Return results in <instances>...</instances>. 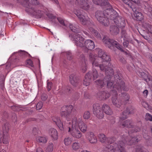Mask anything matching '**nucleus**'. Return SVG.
I'll list each match as a JSON object with an SVG mask.
<instances>
[{
  "label": "nucleus",
  "instance_id": "nucleus-41",
  "mask_svg": "<svg viewBox=\"0 0 152 152\" xmlns=\"http://www.w3.org/2000/svg\"><path fill=\"white\" fill-rule=\"evenodd\" d=\"M95 82L97 85L100 88H102L105 85V82L100 79H99L96 81Z\"/></svg>",
  "mask_w": 152,
  "mask_h": 152
},
{
  "label": "nucleus",
  "instance_id": "nucleus-3",
  "mask_svg": "<svg viewBox=\"0 0 152 152\" xmlns=\"http://www.w3.org/2000/svg\"><path fill=\"white\" fill-rule=\"evenodd\" d=\"M98 55L99 57H98L96 55H94L92 53H90L89 55L90 59L92 61V62L97 59L98 60H100V59H102L106 61L110 60L109 56L108 55L107 53H104L102 50H99Z\"/></svg>",
  "mask_w": 152,
  "mask_h": 152
},
{
  "label": "nucleus",
  "instance_id": "nucleus-38",
  "mask_svg": "<svg viewBox=\"0 0 152 152\" xmlns=\"http://www.w3.org/2000/svg\"><path fill=\"white\" fill-rule=\"evenodd\" d=\"M80 21L81 22V23L84 25H87L88 24L90 21L87 18H86L83 15V16L79 18Z\"/></svg>",
  "mask_w": 152,
  "mask_h": 152
},
{
  "label": "nucleus",
  "instance_id": "nucleus-8",
  "mask_svg": "<svg viewBox=\"0 0 152 152\" xmlns=\"http://www.w3.org/2000/svg\"><path fill=\"white\" fill-rule=\"evenodd\" d=\"M106 7L107 8L104 10L105 15H107V17H108V18L113 20L114 22L115 18H116L119 16L118 13L112 9V6L110 4H108Z\"/></svg>",
  "mask_w": 152,
  "mask_h": 152
},
{
  "label": "nucleus",
  "instance_id": "nucleus-27",
  "mask_svg": "<svg viewBox=\"0 0 152 152\" xmlns=\"http://www.w3.org/2000/svg\"><path fill=\"white\" fill-rule=\"evenodd\" d=\"M133 126L132 121L129 120H126L120 125V127L122 128L125 127L133 128Z\"/></svg>",
  "mask_w": 152,
  "mask_h": 152
},
{
  "label": "nucleus",
  "instance_id": "nucleus-35",
  "mask_svg": "<svg viewBox=\"0 0 152 152\" xmlns=\"http://www.w3.org/2000/svg\"><path fill=\"white\" fill-rule=\"evenodd\" d=\"M134 15L135 17V19L137 21H141L143 20L144 16L140 12L137 13H134Z\"/></svg>",
  "mask_w": 152,
  "mask_h": 152
},
{
  "label": "nucleus",
  "instance_id": "nucleus-47",
  "mask_svg": "<svg viewBox=\"0 0 152 152\" xmlns=\"http://www.w3.org/2000/svg\"><path fill=\"white\" fill-rule=\"evenodd\" d=\"M72 147L74 150H77L80 148L79 143L77 142H75L72 144Z\"/></svg>",
  "mask_w": 152,
  "mask_h": 152
},
{
  "label": "nucleus",
  "instance_id": "nucleus-13",
  "mask_svg": "<svg viewBox=\"0 0 152 152\" xmlns=\"http://www.w3.org/2000/svg\"><path fill=\"white\" fill-rule=\"evenodd\" d=\"M113 92L114 96L112 98V103L115 107L119 108L121 105L123 104V103L121 102V98L117 99V96L118 93L117 91L115 90H113Z\"/></svg>",
  "mask_w": 152,
  "mask_h": 152
},
{
  "label": "nucleus",
  "instance_id": "nucleus-50",
  "mask_svg": "<svg viewBox=\"0 0 152 152\" xmlns=\"http://www.w3.org/2000/svg\"><path fill=\"white\" fill-rule=\"evenodd\" d=\"M1 78L0 79V86L2 89H4L5 78L3 75L1 76Z\"/></svg>",
  "mask_w": 152,
  "mask_h": 152
},
{
  "label": "nucleus",
  "instance_id": "nucleus-30",
  "mask_svg": "<svg viewBox=\"0 0 152 152\" xmlns=\"http://www.w3.org/2000/svg\"><path fill=\"white\" fill-rule=\"evenodd\" d=\"M120 98L123 104L125 105L129 101V96L126 93H124L122 94Z\"/></svg>",
  "mask_w": 152,
  "mask_h": 152
},
{
  "label": "nucleus",
  "instance_id": "nucleus-12",
  "mask_svg": "<svg viewBox=\"0 0 152 152\" xmlns=\"http://www.w3.org/2000/svg\"><path fill=\"white\" fill-rule=\"evenodd\" d=\"M68 132H70L72 136L76 138H80L82 136V133L80 132L77 127L73 126L72 127V128H71L70 127H69Z\"/></svg>",
  "mask_w": 152,
  "mask_h": 152
},
{
  "label": "nucleus",
  "instance_id": "nucleus-25",
  "mask_svg": "<svg viewBox=\"0 0 152 152\" xmlns=\"http://www.w3.org/2000/svg\"><path fill=\"white\" fill-rule=\"evenodd\" d=\"M102 108L106 114L108 115H111L113 114V111L109 106L107 104H104L102 106Z\"/></svg>",
  "mask_w": 152,
  "mask_h": 152
},
{
  "label": "nucleus",
  "instance_id": "nucleus-48",
  "mask_svg": "<svg viewBox=\"0 0 152 152\" xmlns=\"http://www.w3.org/2000/svg\"><path fill=\"white\" fill-rule=\"evenodd\" d=\"M72 142V139L69 137L65 138L64 140V144L66 145H69L71 144Z\"/></svg>",
  "mask_w": 152,
  "mask_h": 152
},
{
  "label": "nucleus",
  "instance_id": "nucleus-58",
  "mask_svg": "<svg viewBox=\"0 0 152 152\" xmlns=\"http://www.w3.org/2000/svg\"><path fill=\"white\" fill-rule=\"evenodd\" d=\"M57 20L59 23L62 26H66V25L64 23V20L61 18L58 17L57 18Z\"/></svg>",
  "mask_w": 152,
  "mask_h": 152
},
{
  "label": "nucleus",
  "instance_id": "nucleus-43",
  "mask_svg": "<svg viewBox=\"0 0 152 152\" xmlns=\"http://www.w3.org/2000/svg\"><path fill=\"white\" fill-rule=\"evenodd\" d=\"M147 83L149 86H151L152 88V77L150 76H147V78L146 79H144Z\"/></svg>",
  "mask_w": 152,
  "mask_h": 152
},
{
  "label": "nucleus",
  "instance_id": "nucleus-45",
  "mask_svg": "<svg viewBox=\"0 0 152 152\" xmlns=\"http://www.w3.org/2000/svg\"><path fill=\"white\" fill-rule=\"evenodd\" d=\"M53 144L52 142L49 143L46 149V152H52L53 150Z\"/></svg>",
  "mask_w": 152,
  "mask_h": 152
},
{
  "label": "nucleus",
  "instance_id": "nucleus-60",
  "mask_svg": "<svg viewBox=\"0 0 152 152\" xmlns=\"http://www.w3.org/2000/svg\"><path fill=\"white\" fill-rule=\"evenodd\" d=\"M145 119L147 120H148L151 121H152V116L150 114L148 113H146L145 116Z\"/></svg>",
  "mask_w": 152,
  "mask_h": 152
},
{
  "label": "nucleus",
  "instance_id": "nucleus-46",
  "mask_svg": "<svg viewBox=\"0 0 152 152\" xmlns=\"http://www.w3.org/2000/svg\"><path fill=\"white\" fill-rule=\"evenodd\" d=\"M116 140V138L114 137H107V140L106 143L111 144L114 142Z\"/></svg>",
  "mask_w": 152,
  "mask_h": 152
},
{
  "label": "nucleus",
  "instance_id": "nucleus-17",
  "mask_svg": "<svg viewBox=\"0 0 152 152\" xmlns=\"http://www.w3.org/2000/svg\"><path fill=\"white\" fill-rule=\"evenodd\" d=\"M69 80L71 84L75 87L77 86L79 83L78 78L74 73L70 75L69 77Z\"/></svg>",
  "mask_w": 152,
  "mask_h": 152
},
{
  "label": "nucleus",
  "instance_id": "nucleus-26",
  "mask_svg": "<svg viewBox=\"0 0 152 152\" xmlns=\"http://www.w3.org/2000/svg\"><path fill=\"white\" fill-rule=\"evenodd\" d=\"M9 137L7 133H3L0 131V140H2L3 143L7 144L8 143Z\"/></svg>",
  "mask_w": 152,
  "mask_h": 152
},
{
  "label": "nucleus",
  "instance_id": "nucleus-33",
  "mask_svg": "<svg viewBox=\"0 0 152 152\" xmlns=\"http://www.w3.org/2000/svg\"><path fill=\"white\" fill-rule=\"evenodd\" d=\"M17 2L25 6L26 7L28 8H30L31 4L29 3L28 0H17Z\"/></svg>",
  "mask_w": 152,
  "mask_h": 152
},
{
  "label": "nucleus",
  "instance_id": "nucleus-32",
  "mask_svg": "<svg viewBox=\"0 0 152 152\" xmlns=\"http://www.w3.org/2000/svg\"><path fill=\"white\" fill-rule=\"evenodd\" d=\"M36 140L39 143H45L47 141V139L45 137L38 136L36 137Z\"/></svg>",
  "mask_w": 152,
  "mask_h": 152
},
{
  "label": "nucleus",
  "instance_id": "nucleus-10",
  "mask_svg": "<svg viewBox=\"0 0 152 152\" xmlns=\"http://www.w3.org/2000/svg\"><path fill=\"white\" fill-rule=\"evenodd\" d=\"M70 2L72 4L74 0H70ZM75 4L77 6H79L82 9L85 10H88L90 8V2L88 0H75L74 1Z\"/></svg>",
  "mask_w": 152,
  "mask_h": 152
},
{
  "label": "nucleus",
  "instance_id": "nucleus-9",
  "mask_svg": "<svg viewBox=\"0 0 152 152\" xmlns=\"http://www.w3.org/2000/svg\"><path fill=\"white\" fill-rule=\"evenodd\" d=\"M69 37L73 39V40L77 46L82 48L84 46V39L80 35L74 34L70 35Z\"/></svg>",
  "mask_w": 152,
  "mask_h": 152
},
{
  "label": "nucleus",
  "instance_id": "nucleus-42",
  "mask_svg": "<svg viewBox=\"0 0 152 152\" xmlns=\"http://www.w3.org/2000/svg\"><path fill=\"white\" fill-rule=\"evenodd\" d=\"M107 75L106 76L104 79L103 81L105 82V84L106 83H107L109 81L111 80V75H113V74H106Z\"/></svg>",
  "mask_w": 152,
  "mask_h": 152
},
{
  "label": "nucleus",
  "instance_id": "nucleus-14",
  "mask_svg": "<svg viewBox=\"0 0 152 152\" xmlns=\"http://www.w3.org/2000/svg\"><path fill=\"white\" fill-rule=\"evenodd\" d=\"M80 64L81 66V68L82 72L84 73L87 70L86 65L87 59L86 58L85 56L83 54H82L80 57Z\"/></svg>",
  "mask_w": 152,
  "mask_h": 152
},
{
  "label": "nucleus",
  "instance_id": "nucleus-39",
  "mask_svg": "<svg viewBox=\"0 0 152 152\" xmlns=\"http://www.w3.org/2000/svg\"><path fill=\"white\" fill-rule=\"evenodd\" d=\"M136 152H149V151L143 146H139L136 148Z\"/></svg>",
  "mask_w": 152,
  "mask_h": 152
},
{
  "label": "nucleus",
  "instance_id": "nucleus-16",
  "mask_svg": "<svg viewBox=\"0 0 152 152\" xmlns=\"http://www.w3.org/2000/svg\"><path fill=\"white\" fill-rule=\"evenodd\" d=\"M115 24L120 28H123L125 26V23L124 19L120 16H118L115 18L114 22Z\"/></svg>",
  "mask_w": 152,
  "mask_h": 152
},
{
  "label": "nucleus",
  "instance_id": "nucleus-6",
  "mask_svg": "<svg viewBox=\"0 0 152 152\" xmlns=\"http://www.w3.org/2000/svg\"><path fill=\"white\" fill-rule=\"evenodd\" d=\"M102 61V64L100 65V70L103 72H105L106 74H114V71L112 68V65L111 64L109 63L108 61L105 60Z\"/></svg>",
  "mask_w": 152,
  "mask_h": 152
},
{
  "label": "nucleus",
  "instance_id": "nucleus-28",
  "mask_svg": "<svg viewBox=\"0 0 152 152\" xmlns=\"http://www.w3.org/2000/svg\"><path fill=\"white\" fill-rule=\"evenodd\" d=\"M110 31L113 35H116L119 33V30L117 26L112 25L110 27Z\"/></svg>",
  "mask_w": 152,
  "mask_h": 152
},
{
  "label": "nucleus",
  "instance_id": "nucleus-31",
  "mask_svg": "<svg viewBox=\"0 0 152 152\" xmlns=\"http://www.w3.org/2000/svg\"><path fill=\"white\" fill-rule=\"evenodd\" d=\"M92 76H90L89 74H86L85 76V78L83 81V84L86 86L89 85L92 79Z\"/></svg>",
  "mask_w": 152,
  "mask_h": 152
},
{
  "label": "nucleus",
  "instance_id": "nucleus-49",
  "mask_svg": "<svg viewBox=\"0 0 152 152\" xmlns=\"http://www.w3.org/2000/svg\"><path fill=\"white\" fill-rule=\"evenodd\" d=\"M91 116L90 112L89 111H86L84 113L83 117L85 119H88L90 118Z\"/></svg>",
  "mask_w": 152,
  "mask_h": 152
},
{
  "label": "nucleus",
  "instance_id": "nucleus-5",
  "mask_svg": "<svg viewBox=\"0 0 152 152\" xmlns=\"http://www.w3.org/2000/svg\"><path fill=\"white\" fill-rule=\"evenodd\" d=\"M104 12L100 11H97L96 12L95 17L97 20L104 26H108L109 24V21L107 18L104 16Z\"/></svg>",
  "mask_w": 152,
  "mask_h": 152
},
{
  "label": "nucleus",
  "instance_id": "nucleus-22",
  "mask_svg": "<svg viewBox=\"0 0 152 152\" xmlns=\"http://www.w3.org/2000/svg\"><path fill=\"white\" fill-rule=\"evenodd\" d=\"M87 137L89 142L93 144L96 143L97 141L96 137L94 135L93 133L90 132L88 134Z\"/></svg>",
  "mask_w": 152,
  "mask_h": 152
},
{
  "label": "nucleus",
  "instance_id": "nucleus-61",
  "mask_svg": "<svg viewBox=\"0 0 152 152\" xmlns=\"http://www.w3.org/2000/svg\"><path fill=\"white\" fill-rule=\"evenodd\" d=\"M93 35L99 39H102L100 34L96 31Z\"/></svg>",
  "mask_w": 152,
  "mask_h": 152
},
{
  "label": "nucleus",
  "instance_id": "nucleus-37",
  "mask_svg": "<svg viewBox=\"0 0 152 152\" xmlns=\"http://www.w3.org/2000/svg\"><path fill=\"white\" fill-rule=\"evenodd\" d=\"M115 82L116 83L113 86V88H116L117 86H118L119 83L122 81L119 78V76L118 74H116L114 76Z\"/></svg>",
  "mask_w": 152,
  "mask_h": 152
},
{
  "label": "nucleus",
  "instance_id": "nucleus-54",
  "mask_svg": "<svg viewBox=\"0 0 152 152\" xmlns=\"http://www.w3.org/2000/svg\"><path fill=\"white\" fill-rule=\"evenodd\" d=\"M74 13L79 18L83 16V15H82V13L80 11L75 10L74 11Z\"/></svg>",
  "mask_w": 152,
  "mask_h": 152
},
{
  "label": "nucleus",
  "instance_id": "nucleus-44",
  "mask_svg": "<svg viewBox=\"0 0 152 152\" xmlns=\"http://www.w3.org/2000/svg\"><path fill=\"white\" fill-rule=\"evenodd\" d=\"M69 27L71 30L74 32H79V29L77 27L73 26L72 25L70 24L69 25Z\"/></svg>",
  "mask_w": 152,
  "mask_h": 152
},
{
  "label": "nucleus",
  "instance_id": "nucleus-36",
  "mask_svg": "<svg viewBox=\"0 0 152 152\" xmlns=\"http://www.w3.org/2000/svg\"><path fill=\"white\" fill-rule=\"evenodd\" d=\"M99 137L100 142L103 143H106L107 137H106L104 134H100L99 135Z\"/></svg>",
  "mask_w": 152,
  "mask_h": 152
},
{
  "label": "nucleus",
  "instance_id": "nucleus-56",
  "mask_svg": "<svg viewBox=\"0 0 152 152\" xmlns=\"http://www.w3.org/2000/svg\"><path fill=\"white\" fill-rule=\"evenodd\" d=\"M127 33L125 29H122L121 31V38H125L126 37Z\"/></svg>",
  "mask_w": 152,
  "mask_h": 152
},
{
  "label": "nucleus",
  "instance_id": "nucleus-29",
  "mask_svg": "<svg viewBox=\"0 0 152 152\" xmlns=\"http://www.w3.org/2000/svg\"><path fill=\"white\" fill-rule=\"evenodd\" d=\"M49 134L54 140H56L58 138V132L57 131L53 128L50 129L49 131Z\"/></svg>",
  "mask_w": 152,
  "mask_h": 152
},
{
  "label": "nucleus",
  "instance_id": "nucleus-52",
  "mask_svg": "<svg viewBox=\"0 0 152 152\" xmlns=\"http://www.w3.org/2000/svg\"><path fill=\"white\" fill-rule=\"evenodd\" d=\"M66 53L67 58L68 60H71L73 59V56L72 55L70 51H68L66 52Z\"/></svg>",
  "mask_w": 152,
  "mask_h": 152
},
{
  "label": "nucleus",
  "instance_id": "nucleus-11",
  "mask_svg": "<svg viewBox=\"0 0 152 152\" xmlns=\"http://www.w3.org/2000/svg\"><path fill=\"white\" fill-rule=\"evenodd\" d=\"M102 107L98 103L94 104L93 106V112L94 114L99 119L103 118L104 114L102 109Z\"/></svg>",
  "mask_w": 152,
  "mask_h": 152
},
{
  "label": "nucleus",
  "instance_id": "nucleus-15",
  "mask_svg": "<svg viewBox=\"0 0 152 152\" xmlns=\"http://www.w3.org/2000/svg\"><path fill=\"white\" fill-rule=\"evenodd\" d=\"M121 141H122L124 144L126 143L128 145H131L134 142H138V139L136 137H133L131 138L130 140H129L128 137L123 135L122 136Z\"/></svg>",
  "mask_w": 152,
  "mask_h": 152
},
{
  "label": "nucleus",
  "instance_id": "nucleus-4",
  "mask_svg": "<svg viewBox=\"0 0 152 152\" xmlns=\"http://www.w3.org/2000/svg\"><path fill=\"white\" fill-rule=\"evenodd\" d=\"M72 127L73 126L78 127H79L80 131L83 132H86L87 130V126L84 123L80 118H79L77 120L76 117H74L72 121Z\"/></svg>",
  "mask_w": 152,
  "mask_h": 152
},
{
  "label": "nucleus",
  "instance_id": "nucleus-18",
  "mask_svg": "<svg viewBox=\"0 0 152 152\" xmlns=\"http://www.w3.org/2000/svg\"><path fill=\"white\" fill-rule=\"evenodd\" d=\"M95 48V45L94 42L90 39L86 40L84 43V46L83 48H86L88 49L92 50Z\"/></svg>",
  "mask_w": 152,
  "mask_h": 152
},
{
  "label": "nucleus",
  "instance_id": "nucleus-57",
  "mask_svg": "<svg viewBox=\"0 0 152 152\" xmlns=\"http://www.w3.org/2000/svg\"><path fill=\"white\" fill-rule=\"evenodd\" d=\"M97 59L95 60L94 61L92 62V64L93 66L99 67L100 65L101 64L98 62Z\"/></svg>",
  "mask_w": 152,
  "mask_h": 152
},
{
  "label": "nucleus",
  "instance_id": "nucleus-23",
  "mask_svg": "<svg viewBox=\"0 0 152 152\" xmlns=\"http://www.w3.org/2000/svg\"><path fill=\"white\" fill-rule=\"evenodd\" d=\"M94 3L102 6H105L106 7L110 4L107 0H93Z\"/></svg>",
  "mask_w": 152,
  "mask_h": 152
},
{
  "label": "nucleus",
  "instance_id": "nucleus-64",
  "mask_svg": "<svg viewBox=\"0 0 152 152\" xmlns=\"http://www.w3.org/2000/svg\"><path fill=\"white\" fill-rule=\"evenodd\" d=\"M145 8L148 10V12L150 13H151L152 12V8L149 5H147V6H146L145 5Z\"/></svg>",
  "mask_w": 152,
  "mask_h": 152
},
{
  "label": "nucleus",
  "instance_id": "nucleus-24",
  "mask_svg": "<svg viewBox=\"0 0 152 152\" xmlns=\"http://www.w3.org/2000/svg\"><path fill=\"white\" fill-rule=\"evenodd\" d=\"M113 90L116 91V89L120 91L121 89L125 91H127L128 90V88L125 86L124 83L122 80L119 83L118 86H117L116 88H113Z\"/></svg>",
  "mask_w": 152,
  "mask_h": 152
},
{
  "label": "nucleus",
  "instance_id": "nucleus-51",
  "mask_svg": "<svg viewBox=\"0 0 152 152\" xmlns=\"http://www.w3.org/2000/svg\"><path fill=\"white\" fill-rule=\"evenodd\" d=\"M140 130L141 128L140 127L137 126H135L134 128L131 129L129 132L132 133L137 132H140Z\"/></svg>",
  "mask_w": 152,
  "mask_h": 152
},
{
  "label": "nucleus",
  "instance_id": "nucleus-55",
  "mask_svg": "<svg viewBox=\"0 0 152 152\" xmlns=\"http://www.w3.org/2000/svg\"><path fill=\"white\" fill-rule=\"evenodd\" d=\"M127 115H128L125 113V112L124 111L121 115L120 118L121 119L124 120L127 118Z\"/></svg>",
  "mask_w": 152,
  "mask_h": 152
},
{
  "label": "nucleus",
  "instance_id": "nucleus-19",
  "mask_svg": "<svg viewBox=\"0 0 152 152\" xmlns=\"http://www.w3.org/2000/svg\"><path fill=\"white\" fill-rule=\"evenodd\" d=\"M97 97L101 100H105L110 96V94L107 91H99L97 93Z\"/></svg>",
  "mask_w": 152,
  "mask_h": 152
},
{
  "label": "nucleus",
  "instance_id": "nucleus-63",
  "mask_svg": "<svg viewBox=\"0 0 152 152\" xmlns=\"http://www.w3.org/2000/svg\"><path fill=\"white\" fill-rule=\"evenodd\" d=\"M107 83V86L108 88H111L113 86L114 84L112 80H110Z\"/></svg>",
  "mask_w": 152,
  "mask_h": 152
},
{
  "label": "nucleus",
  "instance_id": "nucleus-34",
  "mask_svg": "<svg viewBox=\"0 0 152 152\" xmlns=\"http://www.w3.org/2000/svg\"><path fill=\"white\" fill-rule=\"evenodd\" d=\"M87 74H90V76H92V79L93 78L94 80L97 78L99 75L97 71L95 69H93L91 72H89Z\"/></svg>",
  "mask_w": 152,
  "mask_h": 152
},
{
  "label": "nucleus",
  "instance_id": "nucleus-2",
  "mask_svg": "<svg viewBox=\"0 0 152 152\" xmlns=\"http://www.w3.org/2000/svg\"><path fill=\"white\" fill-rule=\"evenodd\" d=\"M102 41L106 46L111 50H114L115 47H116L120 50L122 51L121 46L116 41L110 39L106 36H104Z\"/></svg>",
  "mask_w": 152,
  "mask_h": 152
},
{
  "label": "nucleus",
  "instance_id": "nucleus-40",
  "mask_svg": "<svg viewBox=\"0 0 152 152\" xmlns=\"http://www.w3.org/2000/svg\"><path fill=\"white\" fill-rule=\"evenodd\" d=\"M3 132V133H7L10 129V126L9 123H6L2 127Z\"/></svg>",
  "mask_w": 152,
  "mask_h": 152
},
{
  "label": "nucleus",
  "instance_id": "nucleus-21",
  "mask_svg": "<svg viewBox=\"0 0 152 152\" xmlns=\"http://www.w3.org/2000/svg\"><path fill=\"white\" fill-rule=\"evenodd\" d=\"M53 121L58 126L61 130H63L64 129V126L63 123H61L60 118L58 117L54 116L52 118Z\"/></svg>",
  "mask_w": 152,
  "mask_h": 152
},
{
  "label": "nucleus",
  "instance_id": "nucleus-20",
  "mask_svg": "<svg viewBox=\"0 0 152 152\" xmlns=\"http://www.w3.org/2000/svg\"><path fill=\"white\" fill-rule=\"evenodd\" d=\"M29 11L33 15L37 16L38 18H40L44 13L43 11L37 10L34 8H29Z\"/></svg>",
  "mask_w": 152,
  "mask_h": 152
},
{
  "label": "nucleus",
  "instance_id": "nucleus-62",
  "mask_svg": "<svg viewBox=\"0 0 152 152\" xmlns=\"http://www.w3.org/2000/svg\"><path fill=\"white\" fill-rule=\"evenodd\" d=\"M11 109L14 111H19L20 110V107L15 105L12 106Z\"/></svg>",
  "mask_w": 152,
  "mask_h": 152
},
{
  "label": "nucleus",
  "instance_id": "nucleus-7",
  "mask_svg": "<svg viewBox=\"0 0 152 152\" xmlns=\"http://www.w3.org/2000/svg\"><path fill=\"white\" fill-rule=\"evenodd\" d=\"M73 109L72 105L64 106L61 108V115L62 117L65 118L67 121H69L71 118V114Z\"/></svg>",
  "mask_w": 152,
  "mask_h": 152
},
{
  "label": "nucleus",
  "instance_id": "nucleus-59",
  "mask_svg": "<svg viewBox=\"0 0 152 152\" xmlns=\"http://www.w3.org/2000/svg\"><path fill=\"white\" fill-rule=\"evenodd\" d=\"M43 104L41 102H39L36 105V109L37 110H40L42 107Z\"/></svg>",
  "mask_w": 152,
  "mask_h": 152
},
{
  "label": "nucleus",
  "instance_id": "nucleus-53",
  "mask_svg": "<svg viewBox=\"0 0 152 152\" xmlns=\"http://www.w3.org/2000/svg\"><path fill=\"white\" fill-rule=\"evenodd\" d=\"M19 53L20 56L22 58H23L27 56L28 53L24 51L20 50L19 52Z\"/></svg>",
  "mask_w": 152,
  "mask_h": 152
},
{
  "label": "nucleus",
  "instance_id": "nucleus-1",
  "mask_svg": "<svg viewBox=\"0 0 152 152\" xmlns=\"http://www.w3.org/2000/svg\"><path fill=\"white\" fill-rule=\"evenodd\" d=\"M124 144L122 141H119L117 143L109 145L104 147L103 152H125Z\"/></svg>",
  "mask_w": 152,
  "mask_h": 152
}]
</instances>
